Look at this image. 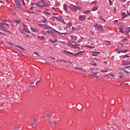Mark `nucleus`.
Here are the masks:
<instances>
[{"mask_svg": "<svg viewBox=\"0 0 130 130\" xmlns=\"http://www.w3.org/2000/svg\"><path fill=\"white\" fill-rule=\"evenodd\" d=\"M58 33H59L60 34H62V35H66V34H67V32H58Z\"/></svg>", "mask_w": 130, "mask_h": 130, "instance_id": "obj_54", "label": "nucleus"}, {"mask_svg": "<svg viewBox=\"0 0 130 130\" xmlns=\"http://www.w3.org/2000/svg\"><path fill=\"white\" fill-rule=\"evenodd\" d=\"M30 30H31V31H34L35 33H38L39 32V30L37 28L31 27Z\"/></svg>", "mask_w": 130, "mask_h": 130, "instance_id": "obj_10", "label": "nucleus"}, {"mask_svg": "<svg viewBox=\"0 0 130 130\" xmlns=\"http://www.w3.org/2000/svg\"><path fill=\"white\" fill-rule=\"evenodd\" d=\"M9 44H10V45H11L12 46H13V45H14V44L13 43H8Z\"/></svg>", "mask_w": 130, "mask_h": 130, "instance_id": "obj_64", "label": "nucleus"}, {"mask_svg": "<svg viewBox=\"0 0 130 130\" xmlns=\"http://www.w3.org/2000/svg\"><path fill=\"white\" fill-rule=\"evenodd\" d=\"M92 76L94 77V78H96V79H98V78H99V76L97 75H92Z\"/></svg>", "mask_w": 130, "mask_h": 130, "instance_id": "obj_51", "label": "nucleus"}, {"mask_svg": "<svg viewBox=\"0 0 130 130\" xmlns=\"http://www.w3.org/2000/svg\"><path fill=\"white\" fill-rule=\"evenodd\" d=\"M90 34H91V35H94V31L91 30V31H90Z\"/></svg>", "mask_w": 130, "mask_h": 130, "instance_id": "obj_60", "label": "nucleus"}, {"mask_svg": "<svg viewBox=\"0 0 130 130\" xmlns=\"http://www.w3.org/2000/svg\"><path fill=\"white\" fill-rule=\"evenodd\" d=\"M15 23H17V24H19V23H21V20H17L15 21Z\"/></svg>", "mask_w": 130, "mask_h": 130, "instance_id": "obj_40", "label": "nucleus"}, {"mask_svg": "<svg viewBox=\"0 0 130 130\" xmlns=\"http://www.w3.org/2000/svg\"><path fill=\"white\" fill-rule=\"evenodd\" d=\"M67 27H71V26H73V24L71 22H69L67 24Z\"/></svg>", "mask_w": 130, "mask_h": 130, "instance_id": "obj_27", "label": "nucleus"}, {"mask_svg": "<svg viewBox=\"0 0 130 130\" xmlns=\"http://www.w3.org/2000/svg\"><path fill=\"white\" fill-rule=\"evenodd\" d=\"M56 61H58V62H62V61H66V60L62 59H59L58 60H56Z\"/></svg>", "mask_w": 130, "mask_h": 130, "instance_id": "obj_25", "label": "nucleus"}, {"mask_svg": "<svg viewBox=\"0 0 130 130\" xmlns=\"http://www.w3.org/2000/svg\"><path fill=\"white\" fill-rule=\"evenodd\" d=\"M98 10V7H95L92 8V12H94V11H97Z\"/></svg>", "mask_w": 130, "mask_h": 130, "instance_id": "obj_22", "label": "nucleus"}, {"mask_svg": "<svg viewBox=\"0 0 130 130\" xmlns=\"http://www.w3.org/2000/svg\"><path fill=\"white\" fill-rule=\"evenodd\" d=\"M79 54H81V52L77 53L75 54H74V55H74V56H77L79 55Z\"/></svg>", "mask_w": 130, "mask_h": 130, "instance_id": "obj_39", "label": "nucleus"}, {"mask_svg": "<svg viewBox=\"0 0 130 130\" xmlns=\"http://www.w3.org/2000/svg\"><path fill=\"white\" fill-rule=\"evenodd\" d=\"M63 9L64 11H66V13H68V5H67V4L64 5Z\"/></svg>", "mask_w": 130, "mask_h": 130, "instance_id": "obj_11", "label": "nucleus"}, {"mask_svg": "<svg viewBox=\"0 0 130 130\" xmlns=\"http://www.w3.org/2000/svg\"><path fill=\"white\" fill-rule=\"evenodd\" d=\"M72 31H76V30H77V28L74 26L72 27Z\"/></svg>", "mask_w": 130, "mask_h": 130, "instance_id": "obj_41", "label": "nucleus"}, {"mask_svg": "<svg viewBox=\"0 0 130 130\" xmlns=\"http://www.w3.org/2000/svg\"><path fill=\"white\" fill-rule=\"evenodd\" d=\"M105 43H106V45H110V42H109L108 41H106Z\"/></svg>", "mask_w": 130, "mask_h": 130, "instance_id": "obj_36", "label": "nucleus"}, {"mask_svg": "<svg viewBox=\"0 0 130 130\" xmlns=\"http://www.w3.org/2000/svg\"><path fill=\"white\" fill-rule=\"evenodd\" d=\"M33 119L34 120V123H36L37 122V119L35 118H33Z\"/></svg>", "mask_w": 130, "mask_h": 130, "instance_id": "obj_52", "label": "nucleus"}, {"mask_svg": "<svg viewBox=\"0 0 130 130\" xmlns=\"http://www.w3.org/2000/svg\"><path fill=\"white\" fill-rule=\"evenodd\" d=\"M92 74H93V75H97V74H98V72H92Z\"/></svg>", "mask_w": 130, "mask_h": 130, "instance_id": "obj_61", "label": "nucleus"}, {"mask_svg": "<svg viewBox=\"0 0 130 130\" xmlns=\"http://www.w3.org/2000/svg\"><path fill=\"white\" fill-rule=\"evenodd\" d=\"M41 4H42V5H37L38 7H42L43 8H44L45 7H46V6H47V4L44 3V2L43 1V0H42L41 1Z\"/></svg>", "mask_w": 130, "mask_h": 130, "instance_id": "obj_5", "label": "nucleus"}, {"mask_svg": "<svg viewBox=\"0 0 130 130\" xmlns=\"http://www.w3.org/2000/svg\"><path fill=\"white\" fill-rule=\"evenodd\" d=\"M38 39H40V40H44V37H43V36H38Z\"/></svg>", "mask_w": 130, "mask_h": 130, "instance_id": "obj_21", "label": "nucleus"}, {"mask_svg": "<svg viewBox=\"0 0 130 130\" xmlns=\"http://www.w3.org/2000/svg\"><path fill=\"white\" fill-rule=\"evenodd\" d=\"M122 16H123V17H126V14L125 13H122Z\"/></svg>", "mask_w": 130, "mask_h": 130, "instance_id": "obj_50", "label": "nucleus"}, {"mask_svg": "<svg viewBox=\"0 0 130 130\" xmlns=\"http://www.w3.org/2000/svg\"><path fill=\"white\" fill-rule=\"evenodd\" d=\"M119 75H120L119 78L120 79L123 78V77H124L123 76V72H119Z\"/></svg>", "mask_w": 130, "mask_h": 130, "instance_id": "obj_15", "label": "nucleus"}, {"mask_svg": "<svg viewBox=\"0 0 130 130\" xmlns=\"http://www.w3.org/2000/svg\"><path fill=\"white\" fill-rule=\"evenodd\" d=\"M68 46V47H72L73 48H79V47H77L76 46H80V44H73L71 43H69L68 44H66Z\"/></svg>", "mask_w": 130, "mask_h": 130, "instance_id": "obj_2", "label": "nucleus"}, {"mask_svg": "<svg viewBox=\"0 0 130 130\" xmlns=\"http://www.w3.org/2000/svg\"><path fill=\"white\" fill-rule=\"evenodd\" d=\"M108 71L107 70H101L102 73H107Z\"/></svg>", "mask_w": 130, "mask_h": 130, "instance_id": "obj_49", "label": "nucleus"}, {"mask_svg": "<svg viewBox=\"0 0 130 130\" xmlns=\"http://www.w3.org/2000/svg\"><path fill=\"white\" fill-rule=\"evenodd\" d=\"M98 26H100V25H98V24H97V23H95L94 24V27H97V28H98Z\"/></svg>", "mask_w": 130, "mask_h": 130, "instance_id": "obj_63", "label": "nucleus"}, {"mask_svg": "<svg viewBox=\"0 0 130 130\" xmlns=\"http://www.w3.org/2000/svg\"><path fill=\"white\" fill-rule=\"evenodd\" d=\"M50 124L51 126H52V125H53V122L51 121V122H50Z\"/></svg>", "mask_w": 130, "mask_h": 130, "instance_id": "obj_58", "label": "nucleus"}, {"mask_svg": "<svg viewBox=\"0 0 130 130\" xmlns=\"http://www.w3.org/2000/svg\"><path fill=\"white\" fill-rule=\"evenodd\" d=\"M119 30L120 32L121 33H123V34H124V33H125V31H123V30H122V28H121V27H120V28H119Z\"/></svg>", "mask_w": 130, "mask_h": 130, "instance_id": "obj_24", "label": "nucleus"}, {"mask_svg": "<svg viewBox=\"0 0 130 130\" xmlns=\"http://www.w3.org/2000/svg\"><path fill=\"white\" fill-rule=\"evenodd\" d=\"M98 29L99 30V31H100V32H102V33H103L104 31H103V28H102V26H98Z\"/></svg>", "mask_w": 130, "mask_h": 130, "instance_id": "obj_12", "label": "nucleus"}, {"mask_svg": "<svg viewBox=\"0 0 130 130\" xmlns=\"http://www.w3.org/2000/svg\"><path fill=\"white\" fill-rule=\"evenodd\" d=\"M64 52H66L67 54H68V55H74V53H73L71 52L64 51Z\"/></svg>", "mask_w": 130, "mask_h": 130, "instance_id": "obj_16", "label": "nucleus"}, {"mask_svg": "<svg viewBox=\"0 0 130 130\" xmlns=\"http://www.w3.org/2000/svg\"><path fill=\"white\" fill-rule=\"evenodd\" d=\"M46 117H47V118H51V114L47 113L46 114Z\"/></svg>", "mask_w": 130, "mask_h": 130, "instance_id": "obj_17", "label": "nucleus"}, {"mask_svg": "<svg viewBox=\"0 0 130 130\" xmlns=\"http://www.w3.org/2000/svg\"><path fill=\"white\" fill-rule=\"evenodd\" d=\"M124 69H130V66H125L124 67Z\"/></svg>", "mask_w": 130, "mask_h": 130, "instance_id": "obj_48", "label": "nucleus"}, {"mask_svg": "<svg viewBox=\"0 0 130 130\" xmlns=\"http://www.w3.org/2000/svg\"><path fill=\"white\" fill-rule=\"evenodd\" d=\"M13 128V129L16 130V129H19V126H14Z\"/></svg>", "mask_w": 130, "mask_h": 130, "instance_id": "obj_34", "label": "nucleus"}, {"mask_svg": "<svg viewBox=\"0 0 130 130\" xmlns=\"http://www.w3.org/2000/svg\"><path fill=\"white\" fill-rule=\"evenodd\" d=\"M44 14L46 16H48V15H50V13H49V12L46 11H44Z\"/></svg>", "mask_w": 130, "mask_h": 130, "instance_id": "obj_26", "label": "nucleus"}, {"mask_svg": "<svg viewBox=\"0 0 130 130\" xmlns=\"http://www.w3.org/2000/svg\"><path fill=\"white\" fill-rule=\"evenodd\" d=\"M86 18L87 16H86V15H80L79 17V19L80 20V21H85Z\"/></svg>", "mask_w": 130, "mask_h": 130, "instance_id": "obj_4", "label": "nucleus"}, {"mask_svg": "<svg viewBox=\"0 0 130 130\" xmlns=\"http://www.w3.org/2000/svg\"><path fill=\"white\" fill-rule=\"evenodd\" d=\"M15 47H18V48H20V49H22L23 50V51H25V49L24 48H22V47H20L19 46H15Z\"/></svg>", "mask_w": 130, "mask_h": 130, "instance_id": "obj_29", "label": "nucleus"}, {"mask_svg": "<svg viewBox=\"0 0 130 130\" xmlns=\"http://www.w3.org/2000/svg\"><path fill=\"white\" fill-rule=\"evenodd\" d=\"M0 24V30H2V31H6V28L4 27V24L2 22H1Z\"/></svg>", "mask_w": 130, "mask_h": 130, "instance_id": "obj_8", "label": "nucleus"}, {"mask_svg": "<svg viewBox=\"0 0 130 130\" xmlns=\"http://www.w3.org/2000/svg\"><path fill=\"white\" fill-rule=\"evenodd\" d=\"M41 33L43 34V35H46V32H45L44 30H42Z\"/></svg>", "mask_w": 130, "mask_h": 130, "instance_id": "obj_37", "label": "nucleus"}, {"mask_svg": "<svg viewBox=\"0 0 130 130\" xmlns=\"http://www.w3.org/2000/svg\"><path fill=\"white\" fill-rule=\"evenodd\" d=\"M56 18H57V17H56V16H52L51 17V19H53V20H54V19H56Z\"/></svg>", "mask_w": 130, "mask_h": 130, "instance_id": "obj_57", "label": "nucleus"}, {"mask_svg": "<svg viewBox=\"0 0 130 130\" xmlns=\"http://www.w3.org/2000/svg\"><path fill=\"white\" fill-rule=\"evenodd\" d=\"M125 85H128V84L124 82L120 83V86H125Z\"/></svg>", "mask_w": 130, "mask_h": 130, "instance_id": "obj_32", "label": "nucleus"}, {"mask_svg": "<svg viewBox=\"0 0 130 130\" xmlns=\"http://www.w3.org/2000/svg\"><path fill=\"white\" fill-rule=\"evenodd\" d=\"M86 46H87V47H88V48H95V46H91L90 45H87Z\"/></svg>", "mask_w": 130, "mask_h": 130, "instance_id": "obj_35", "label": "nucleus"}, {"mask_svg": "<svg viewBox=\"0 0 130 130\" xmlns=\"http://www.w3.org/2000/svg\"><path fill=\"white\" fill-rule=\"evenodd\" d=\"M75 70H79V71H83V68H75Z\"/></svg>", "mask_w": 130, "mask_h": 130, "instance_id": "obj_43", "label": "nucleus"}, {"mask_svg": "<svg viewBox=\"0 0 130 130\" xmlns=\"http://www.w3.org/2000/svg\"><path fill=\"white\" fill-rule=\"evenodd\" d=\"M109 2L110 6H112V5H113V3L111 0H109Z\"/></svg>", "mask_w": 130, "mask_h": 130, "instance_id": "obj_44", "label": "nucleus"}, {"mask_svg": "<svg viewBox=\"0 0 130 130\" xmlns=\"http://www.w3.org/2000/svg\"><path fill=\"white\" fill-rule=\"evenodd\" d=\"M77 10H79V11H81V10H82V8L80 7H77Z\"/></svg>", "mask_w": 130, "mask_h": 130, "instance_id": "obj_56", "label": "nucleus"}, {"mask_svg": "<svg viewBox=\"0 0 130 130\" xmlns=\"http://www.w3.org/2000/svg\"><path fill=\"white\" fill-rule=\"evenodd\" d=\"M36 126H37V125H36V123H32V127H34V128H35V127H36Z\"/></svg>", "mask_w": 130, "mask_h": 130, "instance_id": "obj_30", "label": "nucleus"}, {"mask_svg": "<svg viewBox=\"0 0 130 130\" xmlns=\"http://www.w3.org/2000/svg\"><path fill=\"white\" fill-rule=\"evenodd\" d=\"M79 109H80V110H82V109H83V106H82V105H81L79 106Z\"/></svg>", "mask_w": 130, "mask_h": 130, "instance_id": "obj_53", "label": "nucleus"}, {"mask_svg": "<svg viewBox=\"0 0 130 130\" xmlns=\"http://www.w3.org/2000/svg\"><path fill=\"white\" fill-rule=\"evenodd\" d=\"M69 9L70 10H72V11H73L74 12H76L77 11V6L74 5H71L70 6H69Z\"/></svg>", "mask_w": 130, "mask_h": 130, "instance_id": "obj_3", "label": "nucleus"}, {"mask_svg": "<svg viewBox=\"0 0 130 130\" xmlns=\"http://www.w3.org/2000/svg\"><path fill=\"white\" fill-rule=\"evenodd\" d=\"M42 23H46L47 22V20L45 17L43 16V19H42Z\"/></svg>", "mask_w": 130, "mask_h": 130, "instance_id": "obj_14", "label": "nucleus"}, {"mask_svg": "<svg viewBox=\"0 0 130 130\" xmlns=\"http://www.w3.org/2000/svg\"><path fill=\"white\" fill-rule=\"evenodd\" d=\"M130 32V27H127L126 28L125 33H129Z\"/></svg>", "mask_w": 130, "mask_h": 130, "instance_id": "obj_19", "label": "nucleus"}, {"mask_svg": "<svg viewBox=\"0 0 130 130\" xmlns=\"http://www.w3.org/2000/svg\"><path fill=\"white\" fill-rule=\"evenodd\" d=\"M38 26H40V27H44V24H42V23H39V24H38Z\"/></svg>", "mask_w": 130, "mask_h": 130, "instance_id": "obj_38", "label": "nucleus"}, {"mask_svg": "<svg viewBox=\"0 0 130 130\" xmlns=\"http://www.w3.org/2000/svg\"><path fill=\"white\" fill-rule=\"evenodd\" d=\"M122 66H127V64H130V61H124L123 60L121 63Z\"/></svg>", "mask_w": 130, "mask_h": 130, "instance_id": "obj_6", "label": "nucleus"}, {"mask_svg": "<svg viewBox=\"0 0 130 130\" xmlns=\"http://www.w3.org/2000/svg\"><path fill=\"white\" fill-rule=\"evenodd\" d=\"M99 53H100L99 52H93L92 53V56H97V55H98Z\"/></svg>", "mask_w": 130, "mask_h": 130, "instance_id": "obj_13", "label": "nucleus"}, {"mask_svg": "<svg viewBox=\"0 0 130 130\" xmlns=\"http://www.w3.org/2000/svg\"><path fill=\"white\" fill-rule=\"evenodd\" d=\"M44 27L46 28V29H50V28H51V27L49 26V25H47V24H44Z\"/></svg>", "mask_w": 130, "mask_h": 130, "instance_id": "obj_18", "label": "nucleus"}, {"mask_svg": "<svg viewBox=\"0 0 130 130\" xmlns=\"http://www.w3.org/2000/svg\"><path fill=\"white\" fill-rule=\"evenodd\" d=\"M52 15H53L54 16H57V15H58V13H52Z\"/></svg>", "mask_w": 130, "mask_h": 130, "instance_id": "obj_59", "label": "nucleus"}, {"mask_svg": "<svg viewBox=\"0 0 130 130\" xmlns=\"http://www.w3.org/2000/svg\"><path fill=\"white\" fill-rule=\"evenodd\" d=\"M126 57H129V55H125L123 56V58H125Z\"/></svg>", "mask_w": 130, "mask_h": 130, "instance_id": "obj_46", "label": "nucleus"}, {"mask_svg": "<svg viewBox=\"0 0 130 130\" xmlns=\"http://www.w3.org/2000/svg\"><path fill=\"white\" fill-rule=\"evenodd\" d=\"M126 41H127V39H125L122 41V42H126Z\"/></svg>", "mask_w": 130, "mask_h": 130, "instance_id": "obj_55", "label": "nucleus"}, {"mask_svg": "<svg viewBox=\"0 0 130 130\" xmlns=\"http://www.w3.org/2000/svg\"><path fill=\"white\" fill-rule=\"evenodd\" d=\"M90 13H91V11H90V10H88L86 11H83V14H89Z\"/></svg>", "mask_w": 130, "mask_h": 130, "instance_id": "obj_28", "label": "nucleus"}, {"mask_svg": "<svg viewBox=\"0 0 130 130\" xmlns=\"http://www.w3.org/2000/svg\"><path fill=\"white\" fill-rule=\"evenodd\" d=\"M49 41H50V42H51L52 43H55V42H57V40H55L54 41L51 40V39H50L49 40Z\"/></svg>", "mask_w": 130, "mask_h": 130, "instance_id": "obj_23", "label": "nucleus"}, {"mask_svg": "<svg viewBox=\"0 0 130 130\" xmlns=\"http://www.w3.org/2000/svg\"><path fill=\"white\" fill-rule=\"evenodd\" d=\"M109 76H111V77H113V78H114V74H113V73H109Z\"/></svg>", "mask_w": 130, "mask_h": 130, "instance_id": "obj_47", "label": "nucleus"}, {"mask_svg": "<svg viewBox=\"0 0 130 130\" xmlns=\"http://www.w3.org/2000/svg\"><path fill=\"white\" fill-rule=\"evenodd\" d=\"M122 71H123V72H124V73H126L127 74H128L129 72H128L127 71H126L125 69H122Z\"/></svg>", "mask_w": 130, "mask_h": 130, "instance_id": "obj_42", "label": "nucleus"}, {"mask_svg": "<svg viewBox=\"0 0 130 130\" xmlns=\"http://www.w3.org/2000/svg\"><path fill=\"white\" fill-rule=\"evenodd\" d=\"M127 51H128V50H122L120 52H118V53H120V52L126 53Z\"/></svg>", "mask_w": 130, "mask_h": 130, "instance_id": "obj_33", "label": "nucleus"}, {"mask_svg": "<svg viewBox=\"0 0 130 130\" xmlns=\"http://www.w3.org/2000/svg\"><path fill=\"white\" fill-rule=\"evenodd\" d=\"M91 66H94V67H96L97 66V63L94 62H91L90 63Z\"/></svg>", "mask_w": 130, "mask_h": 130, "instance_id": "obj_31", "label": "nucleus"}, {"mask_svg": "<svg viewBox=\"0 0 130 130\" xmlns=\"http://www.w3.org/2000/svg\"><path fill=\"white\" fill-rule=\"evenodd\" d=\"M71 39H75V40H77L78 37H75V36H71Z\"/></svg>", "mask_w": 130, "mask_h": 130, "instance_id": "obj_20", "label": "nucleus"}, {"mask_svg": "<svg viewBox=\"0 0 130 130\" xmlns=\"http://www.w3.org/2000/svg\"><path fill=\"white\" fill-rule=\"evenodd\" d=\"M39 82H40V80H39V81H37L36 82V85L37 86V85H38V83H39Z\"/></svg>", "mask_w": 130, "mask_h": 130, "instance_id": "obj_62", "label": "nucleus"}, {"mask_svg": "<svg viewBox=\"0 0 130 130\" xmlns=\"http://www.w3.org/2000/svg\"><path fill=\"white\" fill-rule=\"evenodd\" d=\"M22 25L24 27L23 30L21 31V29L19 28L20 32L21 33H24V31H26V32H27V33H28V34H31V31L28 30V26H27V25L25 24V23H22Z\"/></svg>", "mask_w": 130, "mask_h": 130, "instance_id": "obj_1", "label": "nucleus"}, {"mask_svg": "<svg viewBox=\"0 0 130 130\" xmlns=\"http://www.w3.org/2000/svg\"><path fill=\"white\" fill-rule=\"evenodd\" d=\"M100 18L102 20V21H104V22H106V20L103 19V18H102V16H100Z\"/></svg>", "mask_w": 130, "mask_h": 130, "instance_id": "obj_45", "label": "nucleus"}, {"mask_svg": "<svg viewBox=\"0 0 130 130\" xmlns=\"http://www.w3.org/2000/svg\"><path fill=\"white\" fill-rule=\"evenodd\" d=\"M15 3L16 5L17 8H18V9H19V8H21V4H20V1H19L16 0L15 1Z\"/></svg>", "mask_w": 130, "mask_h": 130, "instance_id": "obj_7", "label": "nucleus"}, {"mask_svg": "<svg viewBox=\"0 0 130 130\" xmlns=\"http://www.w3.org/2000/svg\"><path fill=\"white\" fill-rule=\"evenodd\" d=\"M56 20H57V21H59V22H63V18H62V17L61 16L56 17Z\"/></svg>", "mask_w": 130, "mask_h": 130, "instance_id": "obj_9", "label": "nucleus"}]
</instances>
